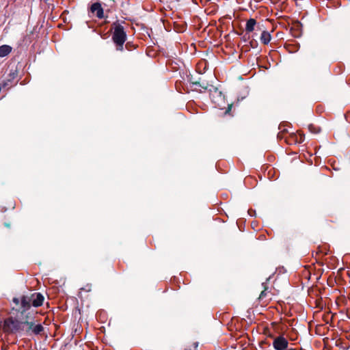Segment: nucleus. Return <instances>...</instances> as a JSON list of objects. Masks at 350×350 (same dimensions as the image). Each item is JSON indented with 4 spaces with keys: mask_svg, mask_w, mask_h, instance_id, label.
Wrapping results in <instances>:
<instances>
[{
    "mask_svg": "<svg viewBox=\"0 0 350 350\" xmlns=\"http://www.w3.org/2000/svg\"><path fill=\"white\" fill-rule=\"evenodd\" d=\"M112 40L117 45V50L122 51L123 45L126 40V33L122 25L119 23L113 24Z\"/></svg>",
    "mask_w": 350,
    "mask_h": 350,
    "instance_id": "1",
    "label": "nucleus"
},
{
    "mask_svg": "<svg viewBox=\"0 0 350 350\" xmlns=\"http://www.w3.org/2000/svg\"><path fill=\"white\" fill-rule=\"evenodd\" d=\"M27 321H20L16 319L9 318L4 321V329L6 332L16 333L24 332L26 333Z\"/></svg>",
    "mask_w": 350,
    "mask_h": 350,
    "instance_id": "2",
    "label": "nucleus"
},
{
    "mask_svg": "<svg viewBox=\"0 0 350 350\" xmlns=\"http://www.w3.org/2000/svg\"><path fill=\"white\" fill-rule=\"evenodd\" d=\"M288 342L283 336L275 337L273 341V347L275 350H286L288 347Z\"/></svg>",
    "mask_w": 350,
    "mask_h": 350,
    "instance_id": "3",
    "label": "nucleus"
},
{
    "mask_svg": "<svg viewBox=\"0 0 350 350\" xmlns=\"http://www.w3.org/2000/svg\"><path fill=\"white\" fill-rule=\"evenodd\" d=\"M26 325L27 334H29L30 332H31L35 334H39L43 330V327L41 324L35 325L33 322L27 321Z\"/></svg>",
    "mask_w": 350,
    "mask_h": 350,
    "instance_id": "4",
    "label": "nucleus"
},
{
    "mask_svg": "<svg viewBox=\"0 0 350 350\" xmlns=\"http://www.w3.org/2000/svg\"><path fill=\"white\" fill-rule=\"evenodd\" d=\"M90 11L98 18H103L104 17L103 9L99 3H93L91 6Z\"/></svg>",
    "mask_w": 350,
    "mask_h": 350,
    "instance_id": "5",
    "label": "nucleus"
},
{
    "mask_svg": "<svg viewBox=\"0 0 350 350\" xmlns=\"http://www.w3.org/2000/svg\"><path fill=\"white\" fill-rule=\"evenodd\" d=\"M31 299L32 305L34 307L41 306L43 304L44 299V296L40 293L33 294L31 297Z\"/></svg>",
    "mask_w": 350,
    "mask_h": 350,
    "instance_id": "6",
    "label": "nucleus"
},
{
    "mask_svg": "<svg viewBox=\"0 0 350 350\" xmlns=\"http://www.w3.org/2000/svg\"><path fill=\"white\" fill-rule=\"evenodd\" d=\"M31 299L26 296H23L21 299V307L23 311L28 310L31 306Z\"/></svg>",
    "mask_w": 350,
    "mask_h": 350,
    "instance_id": "7",
    "label": "nucleus"
},
{
    "mask_svg": "<svg viewBox=\"0 0 350 350\" xmlns=\"http://www.w3.org/2000/svg\"><path fill=\"white\" fill-rule=\"evenodd\" d=\"M271 39V36L267 31H263L262 32L260 40L262 44H269Z\"/></svg>",
    "mask_w": 350,
    "mask_h": 350,
    "instance_id": "8",
    "label": "nucleus"
},
{
    "mask_svg": "<svg viewBox=\"0 0 350 350\" xmlns=\"http://www.w3.org/2000/svg\"><path fill=\"white\" fill-rule=\"evenodd\" d=\"M256 24V21L255 19H254V18L249 19L246 23L245 31L247 32L253 31Z\"/></svg>",
    "mask_w": 350,
    "mask_h": 350,
    "instance_id": "9",
    "label": "nucleus"
},
{
    "mask_svg": "<svg viewBox=\"0 0 350 350\" xmlns=\"http://www.w3.org/2000/svg\"><path fill=\"white\" fill-rule=\"evenodd\" d=\"M11 52V47L8 45L0 46V57H3L8 55Z\"/></svg>",
    "mask_w": 350,
    "mask_h": 350,
    "instance_id": "10",
    "label": "nucleus"
},
{
    "mask_svg": "<svg viewBox=\"0 0 350 350\" xmlns=\"http://www.w3.org/2000/svg\"><path fill=\"white\" fill-rule=\"evenodd\" d=\"M13 302H14V303H15L16 304H19V302H20V300H19V299H18V298L14 297V298L13 299Z\"/></svg>",
    "mask_w": 350,
    "mask_h": 350,
    "instance_id": "11",
    "label": "nucleus"
},
{
    "mask_svg": "<svg viewBox=\"0 0 350 350\" xmlns=\"http://www.w3.org/2000/svg\"><path fill=\"white\" fill-rule=\"evenodd\" d=\"M264 294H265V292L262 291L261 293H260V297H262L264 296Z\"/></svg>",
    "mask_w": 350,
    "mask_h": 350,
    "instance_id": "12",
    "label": "nucleus"
},
{
    "mask_svg": "<svg viewBox=\"0 0 350 350\" xmlns=\"http://www.w3.org/2000/svg\"><path fill=\"white\" fill-rule=\"evenodd\" d=\"M6 85H7V83H3V86L5 87V86H6Z\"/></svg>",
    "mask_w": 350,
    "mask_h": 350,
    "instance_id": "13",
    "label": "nucleus"
}]
</instances>
